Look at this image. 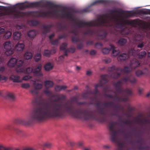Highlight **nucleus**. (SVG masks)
<instances>
[{
	"label": "nucleus",
	"mask_w": 150,
	"mask_h": 150,
	"mask_svg": "<svg viewBox=\"0 0 150 150\" xmlns=\"http://www.w3.org/2000/svg\"><path fill=\"white\" fill-rule=\"evenodd\" d=\"M41 54L40 53H38L34 56V59L35 62H37L40 61L41 58Z\"/></svg>",
	"instance_id": "30"
},
{
	"label": "nucleus",
	"mask_w": 150,
	"mask_h": 150,
	"mask_svg": "<svg viewBox=\"0 0 150 150\" xmlns=\"http://www.w3.org/2000/svg\"><path fill=\"white\" fill-rule=\"evenodd\" d=\"M109 72V74L112 78L117 79L121 75V74L117 72L118 71L122 72L123 70L120 67L116 68L115 66H113L109 67L108 69Z\"/></svg>",
	"instance_id": "8"
},
{
	"label": "nucleus",
	"mask_w": 150,
	"mask_h": 150,
	"mask_svg": "<svg viewBox=\"0 0 150 150\" xmlns=\"http://www.w3.org/2000/svg\"><path fill=\"white\" fill-rule=\"evenodd\" d=\"M21 86L23 88H27L30 87V85L29 83H24L21 84Z\"/></svg>",
	"instance_id": "55"
},
{
	"label": "nucleus",
	"mask_w": 150,
	"mask_h": 150,
	"mask_svg": "<svg viewBox=\"0 0 150 150\" xmlns=\"http://www.w3.org/2000/svg\"><path fill=\"white\" fill-rule=\"evenodd\" d=\"M140 13L143 14H150V13L147 11L142 10L140 11Z\"/></svg>",
	"instance_id": "60"
},
{
	"label": "nucleus",
	"mask_w": 150,
	"mask_h": 150,
	"mask_svg": "<svg viewBox=\"0 0 150 150\" xmlns=\"http://www.w3.org/2000/svg\"><path fill=\"white\" fill-rule=\"evenodd\" d=\"M127 55L125 53L121 54L117 57V59L118 61H122L125 60L127 59Z\"/></svg>",
	"instance_id": "25"
},
{
	"label": "nucleus",
	"mask_w": 150,
	"mask_h": 150,
	"mask_svg": "<svg viewBox=\"0 0 150 150\" xmlns=\"http://www.w3.org/2000/svg\"><path fill=\"white\" fill-rule=\"evenodd\" d=\"M65 98L64 95H62L60 97L54 100V102L50 103L44 101L38 102V98H36L33 102L38 105L33 109L28 119L26 120L18 119L15 122L25 125H29L35 121L41 122L50 118L62 117L65 113H69L74 117L85 120L94 119L100 122L107 121V114L103 108H98V113L101 115L98 116L92 110L81 109L76 110L74 105L69 101L64 103L56 102L57 101L64 100Z\"/></svg>",
	"instance_id": "1"
},
{
	"label": "nucleus",
	"mask_w": 150,
	"mask_h": 150,
	"mask_svg": "<svg viewBox=\"0 0 150 150\" xmlns=\"http://www.w3.org/2000/svg\"><path fill=\"white\" fill-rule=\"evenodd\" d=\"M75 29L71 30L70 32L74 34V36H72L71 38V40L73 42H78L79 41L80 39L79 38L77 37L78 34V32L77 30L78 28H79L77 26V25H73Z\"/></svg>",
	"instance_id": "10"
},
{
	"label": "nucleus",
	"mask_w": 150,
	"mask_h": 150,
	"mask_svg": "<svg viewBox=\"0 0 150 150\" xmlns=\"http://www.w3.org/2000/svg\"><path fill=\"white\" fill-rule=\"evenodd\" d=\"M144 74V72L142 71L139 69L137 70L135 72L136 75L138 77L141 76Z\"/></svg>",
	"instance_id": "39"
},
{
	"label": "nucleus",
	"mask_w": 150,
	"mask_h": 150,
	"mask_svg": "<svg viewBox=\"0 0 150 150\" xmlns=\"http://www.w3.org/2000/svg\"><path fill=\"white\" fill-rule=\"evenodd\" d=\"M51 53H52L50 51L48 50H46L44 51L43 55L47 57H49Z\"/></svg>",
	"instance_id": "42"
},
{
	"label": "nucleus",
	"mask_w": 150,
	"mask_h": 150,
	"mask_svg": "<svg viewBox=\"0 0 150 150\" xmlns=\"http://www.w3.org/2000/svg\"><path fill=\"white\" fill-rule=\"evenodd\" d=\"M36 35V32L34 30H30L28 33V36L31 38H34Z\"/></svg>",
	"instance_id": "31"
},
{
	"label": "nucleus",
	"mask_w": 150,
	"mask_h": 150,
	"mask_svg": "<svg viewBox=\"0 0 150 150\" xmlns=\"http://www.w3.org/2000/svg\"><path fill=\"white\" fill-rule=\"evenodd\" d=\"M92 94H93L95 95H96L98 92V91L97 89V88L95 87V89L93 90V91L92 92Z\"/></svg>",
	"instance_id": "63"
},
{
	"label": "nucleus",
	"mask_w": 150,
	"mask_h": 150,
	"mask_svg": "<svg viewBox=\"0 0 150 150\" xmlns=\"http://www.w3.org/2000/svg\"><path fill=\"white\" fill-rule=\"evenodd\" d=\"M127 42V40L124 38H120L117 41V44L120 46H123Z\"/></svg>",
	"instance_id": "20"
},
{
	"label": "nucleus",
	"mask_w": 150,
	"mask_h": 150,
	"mask_svg": "<svg viewBox=\"0 0 150 150\" xmlns=\"http://www.w3.org/2000/svg\"><path fill=\"white\" fill-rule=\"evenodd\" d=\"M122 80L125 83L129 81L132 83H134L136 82V80L134 77L131 74L126 76L125 77H123Z\"/></svg>",
	"instance_id": "11"
},
{
	"label": "nucleus",
	"mask_w": 150,
	"mask_h": 150,
	"mask_svg": "<svg viewBox=\"0 0 150 150\" xmlns=\"http://www.w3.org/2000/svg\"><path fill=\"white\" fill-rule=\"evenodd\" d=\"M115 122H110L108 126L110 130V139L112 141L115 142H117V136L118 135V132L114 129Z\"/></svg>",
	"instance_id": "6"
},
{
	"label": "nucleus",
	"mask_w": 150,
	"mask_h": 150,
	"mask_svg": "<svg viewBox=\"0 0 150 150\" xmlns=\"http://www.w3.org/2000/svg\"><path fill=\"white\" fill-rule=\"evenodd\" d=\"M108 16L107 14L101 15L99 18L95 21L85 22L75 18L69 12L64 10H56L42 12L37 11V14L41 17H61L67 18L74 22V25H77L79 28H83L84 26L90 27L87 28L84 32L85 34L92 35L96 34L97 36L105 38L107 34L104 27H113L117 28H121L125 25V11L116 9H109Z\"/></svg>",
	"instance_id": "2"
},
{
	"label": "nucleus",
	"mask_w": 150,
	"mask_h": 150,
	"mask_svg": "<svg viewBox=\"0 0 150 150\" xmlns=\"http://www.w3.org/2000/svg\"><path fill=\"white\" fill-rule=\"evenodd\" d=\"M11 149L10 148H6L4 146L0 145V150H10ZM14 150H20L19 149H16Z\"/></svg>",
	"instance_id": "50"
},
{
	"label": "nucleus",
	"mask_w": 150,
	"mask_h": 150,
	"mask_svg": "<svg viewBox=\"0 0 150 150\" xmlns=\"http://www.w3.org/2000/svg\"><path fill=\"white\" fill-rule=\"evenodd\" d=\"M20 77L16 75H12L10 77V79L14 82H21L22 80L20 79Z\"/></svg>",
	"instance_id": "17"
},
{
	"label": "nucleus",
	"mask_w": 150,
	"mask_h": 150,
	"mask_svg": "<svg viewBox=\"0 0 150 150\" xmlns=\"http://www.w3.org/2000/svg\"><path fill=\"white\" fill-rule=\"evenodd\" d=\"M146 54V52L143 50L139 53V57L140 58H142L145 56Z\"/></svg>",
	"instance_id": "40"
},
{
	"label": "nucleus",
	"mask_w": 150,
	"mask_h": 150,
	"mask_svg": "<svg viewBox=\"0 0 150 150\" xmlns=\"http://www.w3.org/2000/svg\"><path fill=\"white\" fill-rule=\"evenodd\" d=\"M33 85L35 88L37 89H40L42 87V85L41 83H37L36 82H34Z\"/></svg>",
	"instance_id": "34"
},
{
	"label": "nucleus",
	"mask_w": 150,
	"mask_h": 150,
	"mask_svg": "<svg viewBox=\"0 0 150 150\" xmlns=\"http://www.w3.org/2000/svg\"><path fill=\"white\" fill-rule=\"evenodd\" d=\"M109 3V1L106 0H97L91 4V5H93L98 4H108Z\"/></svg>",
	"instance_id": "23"
},
{
	"label": "nucleus",
	"mask_w": 150,
	"mask_h": 150,
	"mask_svg": "<svg viewBox=\"0 0 150 150\" xmlns=\"http://www.w3.org/2000/svg\"><path fill=\"white\" fill-rule=\"evenodd\" d=\"M132 69L130 67H125L123 69L124 72L125 73H129Z\"/></svg>",
	"instance_id": "49"
},
{
	"label": "nucleus",
	"mask_w": 150,
	"mask_h": 150,
	"mask_svg": "<svg viewBox=\"0 0 150 150\" xmlns=\"http://www.w3.org/2000/svg\"><path fill=\"white\" fill-rule=\"evenodd\" d=\"M67 49L69 52H71L72 53L74 52L75 51V48L74 47H71Z\"/></svg>",
	"instance_id": "57"
},
{
	"label": "nucleus",
	"mask_w": 150,
	"mask_h": 150,
	"mask_svg": "<svg viewBox=\"0 0 150 150\" xmlns=\"http://www.w3.org/2000/svg\"><path fill=\"white\" fill-rule=\"evenodd\" d=\"M20 60L18 61L16 57H12L9 61L8 63V65L11 67H14L16 64V67H17V63Z\"/></svg>",
	"instance_id": "15"
},
{
	"label": "nucleus",
	"mask_w": 150,
	"mask_h": 150,
	"mask_svg": "<svg viewBox=\"0 0 150 150\" xmlns=\"http://www.w3.org/2000/svg\"><path fill=\"white\" fill-rule=\"evenodd\" d=\"M66 37V35L65 33H64L62 35H59L57 39H58V40H60L61 39L63 38H65Z\"/></svg>",
	"instance_id": "58"
},
{
	"label": "nucleus",
	"mask_w": 150,
	"mask_h": 150,
	"mask_svg": "<svg viewBox=\"0 0 150 150\" xmlns=\"http://www.w3.org/2000/svg\"><path fill=\"white\" fill-rule=\"evenodd\" d=\"M25 45L23 42H18L15 47V50L18 52H21L24 48Z\"/></svg>",
	"instance_id": "13"
},
{
	"label": "nucleus",
	"mask_w": 150,
	"mask_h": 150,
	"mask_svg": "<svg viewBox=\"0 0 150 150\" xmlns=\"http://www.w3.org/2000/svg\"><path fill=\"white\" fill-rule=\"evenodd\" d=\"M52 25H45L43 27V28L44 30L43 31L44 33H46L50 31V29L52 27Z\"/></svg>",
	"instance_id": "27"
},
{
	"label": "nucleus",
	"mask_w": 150,
	"mask_h": 150,
	"mask_svg": "<svg viewBox=\"0 0 150 150\" xmlns=\"http://www.w3.org/2000/svg\"><path fill=\"white\" fill-rule=\"evenodd\" d=\"M103 105L106 107H112L113 108V106H114L113 102H105L103 103Z\"/></svg>",
	"instance_id": "33"
},
{
	"label": "nucleus",
	"mask_w": 150,
	"mask_h": 150,
	"mask_svg": "<svg viewBox=\"0 0 150 150\" xmlns=\"http://www.w3.org/2000/svg\"><path fill=\"white\" fill-rule=\"evenodd\" d=\"M118 146L120 148L119 150H124V147L125 146V143L123 142H119L118 143Z\"/></svg>",
	"instance_id": "45"
},
{
	"label": "nucleus",
	"mask_w": 150,
	"mask_h": 150,
	"mask_svg": "<svg viewBox=\"0 0 150 150\" xmlns=\"http://www.w3.org/2000/svg\"><path fill=\"white\" fill-rule=\"evenodd\" d=\"M104 62L106 63H110L111 62V59L109 58H106L103 59Z\"/></svg>",
	"instance_id": "61"
},
{
	"label": "nucleus",
	"mask_w": 150,
	"mask_h": 150,
	"mask_svg": "<svg viewBox=\"0 0 150 150\" xmlns=\"http://www.w3.org/2000/svg\"><path fill=\"white\" fill-rule=\"evenodd\" d=\"M139 149L140 150H149L148 146L144 147L141 145H139L138 146Z\"/></svg>",
	"instance_id": "54"
},
{
	"label": "nucleus",
	"mask_w": 150,
	"mask_h": 150,
	"mask_svg": "<svg viewBox=\"0 0 150 150\" xmlns=\"http://www.w3.org/2000/svg\"><path fill=\"white\" fill-rule=\"evenodd\" d=\"M67 88V86L64 85H57L55 87V90L57 91H59L62 90H64Z\"/></svg>",
	"instance_id": "29"
},
{
	"label": "nucleus",
	"mask_w": 150,
	"mask_h": 150,
	"mask_svg": "<svg viewBox=\"0 0 150 150\" xmlns=\"http://www.w3.org/2000/svg\"><path fill=\"white\" fill-rule=\"evenodd\" d=\"M83 47V44L82 43L78 44L77 45V47L78 49H81Z\"/></svg>",
	"instance_id": "62"
},
{
	"label": "nucleus",
	"mask_w": 150,
	"mask_h": 150,
	"mask_svg": "<svg viewBox=\"0 0 150 150\" xmlns=\"http://www.w3.org/2000/svg\"><path fill=\"white\" fill-rule=\"evenodd\" d=\"M110 46L111 49L112 50V55L115 56H117L120 52L119 50L118 49H115V46L112 44H110Z\"/></svg>",
	"instance_id": "18"
},
{
	"label": "nucleus",
	"mask_w": 150,
	"mask_h": 150,
	"mask_svg": "<svg viewBox=\"0 0 150 150\" xmlns=\"http://www.w3.org/2000/svg\"><path fill=\"white\" fill-rule=\"evenodd\" d=\"M14 132L16 134L18 135H20L23 134V131L19 129H14Z\"/></svg>",
	"instance_id": "47"
},
{
	"label": "nucleus",
	"mask_w": 150,
	"mask_h": 150,
	"mask_svg": "<svg viewBox=\"0 0 150 150\" xmlns=\"http://www.w3.org/2000/svg\"><path fill=\"white\" fill-rule=\"evenodd\" d=\"M113 108H114L115 110H122L123 109L122 107L120 105L115 106L114 105L113 106Z\"/></svg>",
	"instance_id": "51"
},
{
	"label": "nucleus",
	"mask_w": 150,
	"mask_h": 150,
	"mask_svg": "<svg viewBox=\"0 0 150 150\" xmlns=\"http://www.w3.org/2000/svg\"><path fill=\"white\" fill-rule=\"evenodd\" d=\"M140 64V63L137 59H134L131 61L130 64V67L132 69H135V68L138 67Z\"/></svg>",
	"instance_id": "14"
},
{
	"label": "nucleus",
	"mask_w": 150,
	"mask_h": 150,
	"mask_svg": "<svg viewBox=\"0 0 150 150\" xmlns=\"http://www.w3.org/2000/svg\"><path fill=\"white\" fill-rule=\"evenodd\" d=\"M44 92L45 94L49 96H52L53 97H55L56 96H58V95H52V92L47 90H44Z\"/></svg>",
	"instance_id": "35"
},
{
	"label": "nucleus",
	"mask_w": 150,
	"mask_h": 150,
	"mask_svg": "<svg viewBox=\"0 0 150 150\" xmlns=\"http://www.w3.org/2000/svg\"><path fill=\"white\" fill-rule=\"evenodd\" d=\"M53 67V65L50 62L47 63L44 66L45 70L47 71H48L52 69Z\"/></svg>",
	"instance_id": "28"
},
{
	"label": "nucleus",
	"mask_w": 150,
	"mask_h": 150,
	"mask_svg": "<svg viewBox=\"0 0 150 150\" xmlns=\"http://www.w3.org/2000/svg\"><path fill=\"white\" fill-rule=\"evenodd\" d=\"M32 77V76L28 75H25L22 78V80L26 81L30 79Z\"/></svg>",
	"instance_id": "56"
},
{
	"label": "nucleus",
	"mask_w": 150,
	"mask_h": 150,
	"mask_svg": "<svg viewBox=\"0 0 150 150\" xmlns=\"http://www.w3.org/2000/svg\"><path fill=\"white\" fill-rule=\"evenodd\" d=\"M42 67L40 65L37 66L33 71V73L34 75L37 76H42V74L41 71Z\"/></svg>",
	"instance_id": "16"
},
{
	"label": "nucleus",
	"mask_w": 150,
	"mask_h": 150,
	"mask_svg": "<svg viewBox=\"0 0 150 150\" xmlns=\"http://www.w3.org/2000/svg\"><path fill=\"white\" fill-rule=\"evenodd\" d=\"M57 25L58 27V29L59 31H63L67 28L66 25H63L62 23H57Z\"/></svg>",
	"instance_id": "26"
},
{
	"label": "nucleus",
	"mask_w": 150,
	"mask_h": 150,
	"mask_svg": "<svg viewBox=\"0 0 150 150\" xmlns=\"http://www.w3.org/2000/svg\"><path fill=\"white\" fill-rule=\"evenodd\" d=\"M24 14V13L23 12L19 11L15 13V16L16 17L18 18L20 17L23 16Z\"/></svg>",
	"instance_id": "36"
},
{
	"label": "nucleus",
	"mask_w": 150,
	"mask_h": 150,
	"mask_svg": "<svg viewBox=\"0 0 150 150\" xmlns=\"http://www.w3.org/2000/svg\"><path fill=\"white\" fill-rule=\"evenodd\" d=\"M67 45V44L65 42H63L60 46V49L61 50L64 51L66 50V48Z\"/></svg>",
	"instance_id": "38"
},
{
	"label": "nucleus",
	"mask_w": 150,
	"mask_h": 150,
	"mask_svg": "<svg viewBox=\"0 0 150 150\" xmlns=\"http://www.w3.org/2000/svg\"><path fill=\"white\" fill-rule=\"evenodd\" d=\"M24 63L23 59H20L17 63V67L16 71L17 72H24L26 74H30L33 72V69L31 67H28L25 69L24 67Z\"/></svg>",
	"instance_id": "5"
},
{
	"label": "nucleus",
	"mask_w": 150,
	"mask_h": 150,
	"mask_svg": "<svg viewBox=\"0 0 150 150\" xmlns=\"http://www.w3.org/2000/svg\"><path fill=\"white\" fill-rule=\"evenodd\" d=\"M111 49V48H105L102 49V52L104 54H108Z\"/></svg>",
	"instance_id": "46"
},
{
	"label": "nucleus",
	"mask_w": 150,
	"mask_h": 150,
	"mask_svg": "<svg viewBox=\"0 0 150 150\" xmlns=\"http://www.w3.org/2000/svg\"><path fill=\"white\" fill-rule=\"evenodd\" d=\"M7 96L12 100H14L15 96L14 94L11 93H8L7 94Z\"/></svg>",
	"instance_id": "44"
},
{
	"label": "nucleus",
	"mask_w": 150,
	"mask_h": 150,
	"mask_svg": "<svg viewBox=\"0 0 150 150\" xmlns=\"http://www.w3.org/2000/svg\"><path fill=\"white\" fill-rule=\"evenodd\" d=\"M5 70V67L4 66H0V81L7 80V78L5 76L1 75Z\"/></svg>",
	"instance_id": "19"
},
{
	"label": "nucleus",
	"mask_w": 150,
	"mask_h": 150,
	"mask_svg": "<svg viewBox=\"0 0 150 150\" xmlns=\"http://www.w3.org/2000/svg\"><path fill=\"white\" fill-rule=\"evenodd\" d=\"M59 5L55 4L50 1H47L43 4L41 1L32 3H28L25 4H19L17 8L21 10H23L25 8L31 7H48L51 9L53 7H57Z\"/></svg>",
	"instance_id": "4"
},
{
	"label": "nucleus",
	"mask_w": 150,
	"mask_h": 150,
	"mask_svg": "<svg viewBox=\"0 0 150 150\" xmlns=\"http://www.w3.org/2000/svg\"><path fill=\"white\" fill-rule=\"evenodd\" d=\"M121 132L123 134H125V138L126 139L127 138H132V136L129 133H126L125 131V130H122Z\"/></svg>",
	"instance_id": "37"
},
{
	"label": "nucleus",
	"mask_w": 150,
	"mask_h": 150,
	"mask_svg": "<svg viewBox=\"0 0 150 150\" xmlns=\"http://www.w3.org/2000/svg\"><path fill=\"white\" fill-rule=\"evenodd\" d=\"M13 38L14 40H18L20 39L21 36V33L18 31H16L13 33Z\"/></svg>",
	"instance_id": "21"
},
{
	"label": "nucleus",
	"mask_w": 150,
	"mask_h": 150,
	"mask_svg": "<svg viewBox=\"0 0 150 150\" xmlns=\"http://www.w3.org/2000/svg\"><path fill=\"white\" fill-rule=\"evenodd\" d=\"M51 41V43L54 45H57L59 43V40L57 39L54 40H52Z\"/></svg>",
	"instance_id": "52"
},
{
	"label": "nucleus",
	"mask_w": 150,
	"mask_h": 150,
	"mask_svg": "<svg viewBox=\"0 0 150 150\" xmlns=\"http://www.w3.org/2000/svg\"><path fill=\"white\" fill-rule=\"evenodd\" d=\"M24 57L26 59H30L32 57V53L30 52L27 51L24 54Z\"/></svg>",
	"instance_id": "32"
},
{
	"label": "nucleus",
	"mask_w": 150,
	"mask_h": 150,
	"mask_svg": "<svg viewBox=\"0 0 150 150\" xmlns=\"http://www.w3.org/2000/svg\"><path fill=\"white\" fill-rule=\"evenodd\" d=\"M123 123L126 125L130 126L131 124V122L129 120H127L123 122Z\"/></svg>",
	"instance_id": "59"
},
{
	"label": "nucleus",
	"mask_w": 150,
	"mask_h": 150,
	"mask_svg": "<svg viewBox=\"0 0 150 150\" xmlns=\"http://www.w3.org/2000/svg\"><path fill=\"white\" fill-rule=\"evenodd\" d=\"M103 44L102 43L100 42H97L94 45L95 48L96 49H100L103 46Z\"/></svg>",
	"instance_id": "43"
},
{
	"label": "nucleus",
	"mask_w": 150,
	"mask_h": 150,
	"mask_svg": "<svg viewBox=\"0 0 150 150\" xmlns=\"http://www.w3.org/2000/svg\"><path fill=\"white\" fill-rule=\"evenodd\" d=\"M122 82L121 81L119 80L117 82L114 83L113 85L115 88V89L117 92L119 93L123 94L125 92L128 95H131L132 94L131 91L128 88L124 90L122 87Z\"/></svg>",
	"instance_id": "7"
},
{
	"label": "nucleus",
	"mask_w": 150,
	"mask_h": 150,
	"mask_svg": "<svg viewBox=\"0 0 150 150\" xmlns=\"http://www.w3.org/2000/svg\"><path fill=\"white\" fill-rule=\"evenodd\" d=\"M90 11L91 10H89V8H86L83 9L82 10V12L83 13H86Z\"/></svg>",
	"instance_id": "64"
},
{
	"label": "nucleus",
	"mask_w": 150,
	"mask_h": 150,
	"mask_svg": "<svg viewBox=\"0 0 150 150\" xmlns=\"http://www.w3.org/2000/svg\"><path fill=\"white\" fill-rule=\"evenodd\" d=\"M44 85L47 89L52 87L53 85V83L50 80H46L44 82Z\"/></svg>",
	"instance_id": "22"
},
{
	"label": "nucleus",
	"mask_w": 150,
	"mask_h": 150,
	"mask_svg": "<svg viewBox=\"0 0 150 150\" xmlns=\"http://www.w3.org/2000/svg\"><path fill=\"white\" fill-rule=\"evenodd\" d=\"M30 91L33 95H37L38 91L37 89L35 88L32 89L30 90Z\"/></svg>",
	"instance_id": "48"
},
{
	"label": "nucleus",
	"mask_w": 150,
	"mask_h": 150,
	"mask_svg": "<svg viewBox=\"0 0 150 150\" xmlns=\"http://www.w3.org/2000/svg\"><path fill=\"white\" fill-rule=\"evenodd\" d=\"M108 76L107 75H103L101 76V79L100 81V83L96 84L95 85V87L97 88L98 87H103V84L107 83L108 81L107 79Z\"/></svg>",
	"instance_id": "12"
},
{
	"label": "nucleus",
	"mask_w": 150,
	"mask_h": 150,
	"mask_svg": "<svg viewBox=\"0 0 150 150\" xmlns=\"http://www.w3.org/2000/svg\"><path fill=\"white\" fill-rule=\"evenodd\" d=\"M92 94V92L91 91H87L85 92L82 93L81 96L84 98H91V97L89 95Z\"/></svg>",
	"instance_id": "24"
},
{
	"label": "nucleus",
	"mask_w": 150,
	"mask_h": 150,
	"mask_svg": "<svg viewBox=\"0 0 150 150\" xmlns=\"http://www.w3.org/2000/svg\"><path fill=\"white\" fill-rule=\"evenodd\" d=\"M4 48L6 50L5 54L7 56L11 54L13 52L12 45L10 41L6 42L4 44Z\"/></svg>",
	"instance_id": "9"
},
{
	"label": "nucleus",
	"mask_w": 150,
	"mask_h": 150,
	"mask_svg": "<svg viewBox=\"0 0 150 150\" xmlns=\"http://www.w3.org/2000/svg\"><path fill=\"white\" fill-rule=\"evenodd\" d=\"M122 35H127V37L130 39H132L134 41H138L137 47L141 49L144 46V42L142 41L143 40L144 35L143 34H137L132 30L131 28H124L121 32Z\"/></svg>",
	"instance_id": "3"
},
{
	"label": "nucleus",
	"mask_w": 150,
	"mask_h": 150,
	"mask_svg": "<svg viewBox=\"0 0 150 150\" xmlns=\"http://www.w3.org/2000/svg\"><path fill=\"white\" fill-rule=\"evenodd\" d=\"M11 32L7 31L5 33L4 36L6 39H8L11 37Z\"/></svg>",
	"instance_id": "41"
},
{
	"label": "nucleus",
	"mask_w": 150,
	"mask_h": 150,
	"mask_svg": "<svg viewBox=\"0 0 150 150\" xmlns=\"http://www.w3.org/2000/svg\"><path fill=\"white\" fill-rule=\"evenodd\" d=\"M30 23L33 26L39 24L38 22L36 20H31L30 21Z\"/></svg>",
	"instance_id": "53"
}]
</instances>
